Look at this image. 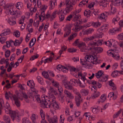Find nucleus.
I'll return each instance as SVG.
<instances>
[{
  "label": "nucleus",
  "mask_w": 123,
  "mask_h": 123,
  "mask_svg": "<svg viewBox=\"0 0 123 123\" xmlns=\"http://www.w3.org/2000/svg\"><path fill=\"white\" fill-rule=\"evenodd\" d=\"M49 98L44 95H42V101L45 107L46 108H49L51 105L50 100H55L56 98L53 94H51L49 95Z\"/></svg>",
  "instance_id": "obj_1"
},
{
  "label": "nucleus",
  "mask_w": 123,
  "mask_h": 123,
  "mask_svg": "<svg viewBox=\"0 0 123 123\" xmlns=\"http://www.w3.org/2000/svg\"><path fill=\"white\" fill-rule=\"evenodd\" d=\"M0 115L1 114V110H2L4 109L5 110V109H10V106L7 102H6V105L5 106L3 105L4 104V101L3 99H0Z\"/></svg>",
  "instance_id": "obj_2"
},
{
  "label": "nucleus",
  "mask_w": 123,
  "mask_h": 123,
  "mask_svg": "<svg viewBox=\"0 0 123 123\" xmlns=\"http://www.w3.org/2000/svg\"><path fill=\"white\" fill-rule=\"evenodd\" d=\"M76 82L77 84H80V86L82 88H84L85 87V84H82L79 79H78L77 80L76 79H72L70 80L69 83L70 84H71L75 86Z\"/></svg>",
  "instance_id": "obj_3"
},
{
  "label": "nucleus",
  "mask_w": 123,
  "mask_h": 123,
  "mask_svg": "<svg viewBox=\"0 0 123 123\" xmlns=\"http://www.w3.org/2000/svg\"><path fill=\"white\" fill-rule=\"evenodd\" d=\"M11 117L13 121H14L15 119L18 122H19L20 120L19 116L17 113H16L15 111L12 112V114L11 115Z\"/></svg>",
  "instance_id": "obj_4"
},
{
  "label": "nucleus",
  "mask_w": 123,
  "mask_h": 123,
  "mask_svg": "<svg viewBox=\"0 0 123 123\" xmlns=\"http://www.w3.org/2000/svg\"><path fill=\"white\" fill-rule=\"evenodd\" d=\"M46 117L49 123H57V120L56 119L57 118L56 117H54L53 118H49V116L48 114L46 115Z\"/></svg>",
  "instance_id": "obj_5"
},
{
  "label": "nucleus",
  "mask_w": 123,
  "mask_h": 123,
  "mask_svg": "<svg viewBox=\"0 0 123 123\" xmlns=\"http://www.w3.org/2000/svg\"><path fill=\"white\" fill-rule=\"evenodd\" d=\"M36 94V92H28V95L29 98H34L35 96L36 99L38 101L40 100V98L38 97L37 95L36 96L35 95Z\"/></svg>",
  "instance_id": "obj_6"
},
{
  "label": "nucleus",
  "mask_w": 123,
  "mask_h": 123,
  "mask_svg": "<svg viewBox=\"0 0 123 123\" xmlns=\"http://www.w3.org/2000/svg\"><path fill=\"white\" fill-rule=\"evenodd\" d=\"M51 104L50 107L51 106L54 109L56 110L59 108V106L55 100H52L51 101Z\"/></svg>",
  "instance_id": "obj_7"
},
{
  "label": "nucleus",
  "mask_w": 123,
  "mask_h": 123,
  "mask_svg": "<svg viewBox=\"0 0 123 123\" xmlns=\"http://www.w3.org/2000/svg\"><path fill=\"white\" fill-rule=\"evenodd\" d=\"M12 97L15 101V104L18 107L19 106H20V103L18 100L19 98L16 96V95H14Z\"/></svg>",
  "instance_id": "obj_8"
},
{
  "label": "nucleus",
  "mask_w": 123,
  "mask_h": 123,
  "mask_svg": "<svg viewBox=\"0 0 123 123\" xmlns=\"http://www.w3.org/2000/svg\"><path fill=\"white\" fill-rule=\"evenodd\" d=\"M64 93L67 95V96L71 99H73L74 98V96L72 93L68 90H64Z\"/></svg>",
  "instance_id": "obj_9"
},
{
  "label": "nucleus",
  "mask_w": 123,
  "mask_h": 123,
  "mask_svg": "<svg viewBox=\"0 0 123 123\" xmlns=\"http://www.w3.org/2000/svg\"><path fill=\"white\" fill-rule=\"evenodd\" d=\"M58 90L59 92V97H60L62 100L64 98V96H63L62 94V92H63V89L61 86H59L58 87Z\"/></svg>",
  "instance_id": "obj_10"
},
{
  "label": "nucleus",
  "mask_w": 123,
  "mask_h": 123,
  "mask_svg": "<svg viewBox=\"0 0 123 123\" xmlns=\"http://www.w3.org/2000/svg\"><path fill=\"white\" fill-rule=\"evenodd\" d=\"M42 75L45 78L48 79L50 80H51V79L49 77V75L48 72L45 71H43L42 73Z\"/></svg>",
  "instance_id": "obj_11"
},
{
  "label": "nucleus",
  "mask_w": 123,
  "mask_h": 123,
  "mask_svg": "<svg viewBox=\"0 0 123 123\" xmlns=\"http://www.w3.org/2000/svg\"><path fill=\"white\" fill-rule=\"evenodd\" d=\"M103 73L104 72L101 70L99 71L96 73L95 76L97 78H99L104 75Z\"/></svg>",
  "instance_id": "obj_12"
},
{
  "label": "nucleus",
  "mask_w": 123,
  "mask_h": 123,
  "mask_svg": "<svg viewBox=\"0 0 123 123\" xmlns=\"http://www.w3.org/2000/svg\"><path fill=\"white\" fill-rule=\"evenodd\" d=\"M75 98L76 105L78 107L80 106L81 102L82 101V100H81V98H80L79 97L77 96L76 97H75Z\"/></svg>",
  "instance_id": "obj_13"
},
{
  "label": "nucleus",
  "mask_w": 123,
  "mask_h": 123,
  "mask_svg": "<svg viewBox=\"0 0 123 123\" xmlns=\"http://www.w3.org/2000/svg\"><path fill=\"white\" fill-rule=\"evenodd\" d=\"M66 8L65 10L66 13H68L71 11L73 9V6L71 4L70 5L66 6Z\"/></svg>",
  "instance_id": "obj_14"
},
{
  "label": "nucleus",
  "mask_w": 123,
  "mask_h": 123,
  "mask_svg": "<svg viewBox=\"0 0 123 123\" xmlns=\"http://www.w3.org/2000/svg\"><path fill=\"white\" fill-rule=\"evenodd\" d=\"M120 31L118 28L115 27L110 29L109 31V32L112 34H115L117 32H119Z\"/></svg>",
  "instance_id": "obj_15"
},
{
  "label": "nucleus",
  "mask_w": 123,
  "mask_h": 123,
  "mask_svg": "<svg viewBox=\"0 0 123 123\" xmlns=\"http://www.w3.org/2000/svg\"><path fill=\"white\" fill-rule=\"evenodd\" d=\"M23 40L22 37H21L20 38L19 40H16L15 41V42L14 43V45L15 46H16L18 45L17 43L19 44V45L21 43Z\"/></svg>",
  "instance_id": "obj_16"
},
{
  "label": "nucleus",
  "mask_w": 123,
  "mask_h": 123,
  "mask_svg": "<svg viewBox=\"0 0 123 123\" xmlns=\"http://www.w3.org/2000/svg\"><path fill=\"white\" fill-rule=\"evenodd\" d=\"M11 32V30L9 29H7L4 31V32L1 34V36H6L7 35L9 34Z\"/></svg>",
  "instance_id": "obj_17"
},
{
  "label": "nucleus",
  "mask_w": 123,
  "mask_h": 123,
  "mask_svg": "<svg viewBox=\"0 0 123 123\" xmlns=\"http://www.w3.org/2000/svg\"><path fill=\"white\" fill-rule=\"evenodd\" d=\"M15 6L17 9L20 10L23 6V3L21 2H18L15 4Z\"/></svg>",
  "instance_id": "obj_18"
},
{
  "label": "nucleus",
  "mask_w": 123,
  "mask_h": 123,
  "mask_svg": "<svg viewBox=\"0 0 123 123\" xmlns=\"http://www.w3.org/2000/svg\"><path fill=\"white\" fill-rule=\"evenodd\" d=\"M57 69H58L60 71L63 70V69H65L66 70H68L67 68L63 66L60 65H58L57 67Z\"/></svg>",
  "instance_id": "obj_19"
},
{
  "label": "nucleus",
  "mask_w": 123,
  "mask_h": 123,
  "mask_svg": "<svg viewBox=\"0 0 123 123\" xmlns=\"http://www.w3.org/2000/svg\"><path fill=\"white\" fill-rule=\"evenodd\" d=\"M121 71H113L111 75L113 77H116V76L118 75L119 73L120 74H121Z\"/></svg>",
  "instance_id": "obj_20"
},
{
  "label": "nucleus",
  "mask_w": 123,
  "mask_h": 123,
  "mask_svg": "<svg viewBox=\"0 0 123 123\" xmlns=\"http://www.w3.org/2000/svg\"><path fill=\"white\" fill-rule=\"evenodd\" d=\"M97 90V89H96V91H94L93 95L92 96V98L93 99L98 97L100 95V92H96Z\"/></svg>",
  "instance_id": "obj_21"
},
{
  "label": "nucleus",
  "mask_w": 123,
  "mask_h": 123,
  "mask_svg": "<svg viewBox=\"0 0 123 123\" xmlns=\"http://www.w3.org/2000/svg\"><path fill=\"white\" fill-rule=\"evenodd\" d=\"M93 49L96 50L97 51V52L99 53H101L103 50L102 48L100 47H93Z\"/></svg>",
  "instance_id": "obj_22"
},
{
  "label": "nucleus",
  "mask_w": 123,
  "mask_h": 123,
  "mask_svg": "<svg viewBox=\"0 0 123 123\" xmlns=\"http://www.w3.org/2000/svg\"><path fill=\"white\" fill-rule=\"evenodd\" d=\"M93 31V30L92 29L89 28L84 31V35L88 34H89L91 33L92 31Z\"/></svg>",
  "instance_id": "obj_23"
},
{
  "label": "nucleus",
  "mask_w": 123,
  "mask_h": 123,
  "mask_svg": "<svg viewBox=\"0 0 123 123\" xmlns=\"http://www.w3.org/2000/svg\"><path fill=\"white\" fill-rule=\"evenodd\" d=\"M91 11L87 9L84 12V15L85 16H86L87 17H89L90 14L91 13Z\"/></svg>",
  "instance_id": "obj_24"
},
{
  "label": "nucleus",
  "mask_w": 123,
  "mask_h": 123,
  "mask_svg": "<svg viewBox=\"0 0 123 123\" xmlns=\"http://www.w3.org/2000/svg\"><path fill=\"white\" fill-rule=\"evenodd\" d=\"M81 92L82 94L84 96L87 95L89 93V91L87 90H86L84 89H82L81 91Z\"/></svg>",
  "instance_id": "obj_25"
},
{
  "label": "nucleus",
  "mask_w": 123,
  "mask_h": 123,
  "mask_svg": "<svg viewBox=\"0 0 123 123\" xmlns=\"http://www.w3.org/2000/svg\"><path fill=\"white\" fill-rule=\"evenodd\" d=\"M37 79L38 82L39 83L42 85H43V79L41 77L38 76L37 77Z\"/></svg>",
  "instance_id": "obj_26"
},
{
  "label": "nucleus",
  "mask_w": 123,
  "mask_h": 123,
  "mask_svg": "<svg viewBox=\"0 0 123 123\" xmlns=\"http://www.w3.org/2000/svg\"><path fill=\"white\" fill-rule=\"evenodd\" d=\"M40 112L41 117L42 118V120H44L45 114L44 113L42 109L40 110Z\"/></svg>",
  "instance_id": "obj_27"
},
{
  "label": "nucleus",
  "mask_w": 123,
  "mask_h": 123,
  "mask_svg": "<svg viewBox=\"0 0 123 123\" xmlns=\"http://www.w3.org/2000/svg\"><path fill=\"white\" fill-rule=\"evenodd\" d=\"M4 119L6 121L7 123H10V119L9 116L5 115L3 117Z\"/></svg>",
  "instance_id": "obj_28"
},
{
  "label": "nucleus",
  "mask_w": 123,
  "mask_h": 123,
  "mask_svg": "<svg viewBox=\"0 0 123 123\" xmlns=\"http://www.w3.org/2000/svg\"><path fill=\"white\" fill-rule=\"evenodd\" d=\"M120 18L119 17L118 14L116 15V17L114 18L113 19L112 21L113 23H114V24L115 23V22H117L118 21H119Z\"/></svg>",
  "instance_id": "obj_29"
},
{
  "label": "nucleus",
  "mask_w": 123,
  "mask_h": 123,
  "mask_svg": "<svg viewBox=\"0 0 123 123\" xmlns=\"http://www.w3.org/2000/svg\"><path fill=\"white\" fill-rule=\"evenodd\" d=\"M92 25L94 27L97 28L101 25V23L99 22H98L93 23Z\"/></svg>",
  "instance_id": "obj_30"
},
{
  "label": "nucleus",
  "mask_w": 123,
  "mask_h": 123,
  "mask_svg": "<svg viewBox=\"0 0 123 123\" xmlns=\"http://www.w3.org/2000/svg\"><path fill=\"white\" fill-rule=\"evenodd\" d=\"M82 24V20H78L76 21L74 24V25L75 26V27L77 26L78 27L79 26V25L80 24Z\"/></svg>",
  "instance_id": "obj_31"
},
{
  "label": "nucleus",
  "mask_w": 123,
  "mask_h": 123,
  "mask_svg": "<svg viewBox=\"0 0 123 123\" xmlns=\"http://www.w3.org/2000/svg\"><path fill=\"white\" fill-rule=\"evenodd\" d=\"M56 11H55L52 13V15L50 16V21H52L56 17V13H55Z\"/></svg>",
  "instance_id": "obj_32"
},
{
  "label": "nucleus",
  "mask_w": 123,
  "mask_h": 123,
  "mask_svg": "<svg viewBox=\"0 0 123 123\" xmlns=\"http://www.w3.org/2000/svg\"><path fill=\"white\" fill-rule=\"evenodd\" d=\"M65 87L68 89L72 90L74 92V90L73 88V87L70 85L67 84L65 86Z\"/></svg>",
  "instance_id": "obj_33"
},
{
  "label": "nucleus",
  "mask_w": 123,
  "mask_h": 123,
  "mask_svg": "<svg viewBox=\"0 0 123 123\" xmlns=\"http://www.w3.org/2000/svg\"><path fill=\"white\" fill-rule=\"evenodd\" d=\"M11 52L10 50H7L5 52V56L6 58L9 57L10 54Z\"/></svg>",
  "instance_id": "obj_34"
},
{
  "label": "nucleus",
  "mask_w": 123,
  "mask_h": 123,
  "mask_svg": "<svg viewBox=\"0 0 123 123\" xmlns=\"http://www.w3.org/2000/svg\"><path fill=\"white\" fill-rule=\"evenodd\" d=\"M105 94H104L100 97L101 102L102 103L106 99V97H105Z\"/></svg>",
  "instance_id": "obj_35"
},
{
  "label": "nucleus",
  "mask_w": 123,
  "mask_h": 123,
  "mask_svg": "<svg viewBox=\"0 0 123 123\" xmlns=\"http://www.w3.org/2000/svg\"><path fill=\"white\" fill-rule=\"evenodd\" d=\"M77 35V34L76 33L74 34L71 35L68 38V40H71L74 37H75Z\"/></svg>",
  "instance_id": "obj_36"
},
{
  "label": "nucleus",
  "mask_w": 123,
  "mask_h": 123,
  "mask_svg": "<svg viewBox=\"0 0 123 123\" xmlns=\"http://www.w3.org/2000/svg\"><path fill=\"white\" fill-rule=\"evenodd\" d=\"M8 22L11 25H14L16 23L15 21L14 20L11 21L9 18L8 19Z\"/></svg>",
  "instance_id": "obj_37"
},
{
  "label": "nucleus",
  "mask_w": 123,
  "mask_h": 123,
  "mask_svg": "<svg viewBox=\"0 0 123 123\" xmlns=\"http://www.w3.org/2000/svg\"><path fill=\"white\" fill-rule=\"evenodd\" d=\"M75 15L74 17V18L73 19V21L74 22L76 21V20L78 19H79L81 17H80V15H76L75 14Z\"/></svg>",
  "instance_id": "obj_38"
},
{
  "label": "nucleus",
  "mask_w": 123,
  "mask_h": 123,
  "mask_svg": "<svg viewBox=\"0 0 123 123\" xmlns=\"http://www.w3.org/2000/svg\"><path fill=\"white\" fill-rule=\"evenodd\" d=\"M77 50L74 48H70L68 50V51L70 53H73L75 52Z\"/></svg>",
  "instance_id": "obj_39"
},
{
  "label": "nucleus",
  "mask_w": 123,
  "mask_h": 123,
  "mask_svg": "<svg viewBox=\"0 0 123 123\" xmlns=\"http://www.w3.org/2000/svg\"><path fill=\"white\" fill-rule=\"evenodd\" d=\"M118 39L119 40H123V32L118 35Z\"/></svg>",
  "instance_id": "obj_40"
},
{
  "label": "nucleus",
  "mask_w": 123,
  "mask_h": 123,
  "mask_svg": "<svg viewBox=\"0 0 123 123\" xmlns=\"http://www.w3.org/2000/svg\"><path fill=\"white\" fill-rule=\"evenodd\" d=\"M122 110L121 109L118 111V112L116 114H115L113 116V118H116L118 116L119 114L121 113V112Z\"/></svg>",
  "instance_id": "obj_41"
},
{
  "label": "nucleus",
  "mask_w": 123,
  "mask_h": 123,
  "mask_svg": "<svg viewBox=\"0 0 123 123\" xmlns=\"http://www.w3.org/2000/svg\"><path fill=\"white\" fill-rule=\"evenodd\" d=\"M36 6V4H35L34 5V7H31L30 9V11L31 12H35L37 10V9L36 8L35 6Z\"/></svg>",
  "instance_id": "obj_42"
},
{
  "label": "nucleus",
  "mask_w": 123,
  "mask_h": 123,
  "mask_svg": "<svg viewBox=\"0 0 123 123\" xmlns=\"http://www.w3.org/2000/svg\"><path fill=\"white\" fill-rule=\"evenodd\" d=\"M52 83L53 84V85L56 87H58L59 86V83L57 82H54L53 81H52Z\"/></svg>",
  "instance_id": "obj_43"
},
{
  "label": "nucleus",
  "mask_w": 123,
  "mask_h": 123,
  "mask_svg": "<svg viewBox=\"0 0 123 123\" xmlns=\"http://www.w3.org/2000/svg\"><path fill=\"white\" fill-rule=\"evenodd\" d=\"M6 40V38L4 37H2L0 38V42L2 44L4 43Z\"/></svg>",
  "instance_id": "obj_44"
},
{
  "label": "nucleus",
  "mask_w": 123,
  "mask_h": 123,
  "mask_svg": "<svg viewBox=\"0 0 123 123\" xmlns=\"http://www.w3.org/2000/svg\"><path fill=\"white\" fill-rule=\"evenodd\" d=\"M112 57L116 60H118L119 59L120 56L119 55H117L115 53L114 54V56H113Z\"/></svg>",
  "instance_id": "obj_45"
},
{
  "label": "nucleus",
  "mask_w": 123,
  "mask_h": 123,
  "mask_svg": "<svg viewBox=\"0 0 123 123\" xmlns=\"http://www.w3.org/2000/svg\"><path fill=\"white\" fill-rule=\"evenodd\" d=\"M9 12L10 15H13L16 14L17 12L16 11L14 12L12 10H9Z\"/></svg>",
  "instance_id": "obj_46"
},
{
  "label": "nucleus",
  "mask_w": 123,
  "mask_h": 123,
  "mask_svg": "<svg viewBox=\"0 0 123 123\" xmlns=\"http://www.w3.org/2000/svg\"><path fill=\"white\" fill-rule=\"evenodd\" d=\"M111 13L114 14L116 12V9L114 7L111 6Z\"/></svg>",
  "instance_id": "obj_47"
},
{
  "label": "nucleus",
  "mask_w": 123,
  "mask_h": 123,
  "mask_svg": "<svg viewBox=\"0 0 123 123\" xmlns=\"http://www.w3.org/2000/svg\"><path fill=\"white\" fill-rule=\"evenodd\" d=\"M15 112L14 111H12L11 110H10V109H7V110H6L5 112L7 114L8 113H9L10 114L11 116V115H12V112Z\"/></svg>",
  "instance_id": "obj_48"
},
{
  "label": "nucleus",
  "mask_w": 123,
  "mask_h": 123,
  "mask_svg": "<svg viewBox=\"0 0 123 123\" xmlns=\"http://www.w3.org/2000/svg\"><path fill=\"white\" fill-rule=\"evenodd\" d=\"M22 123H31L28 119H23L22 120Z\"/></svg>",
  "instance_id": "obj_49"
},
{
  "label": "nucleus",
  "mask_w": 123,
  "mask_h": 123,
  "mask_svg": "<svg viewBox=\"0 0 123 123\" xmlns=\"http://www.w3.org/2000/svg\"><path fill=\"white\" fill-rule=\"evenodd\" d=\"M114 3L117 6H118L120 5L121 3L120 0H116L114 2Z\"/></svg>",
  "instance_id": "obj_50"
},
{
  "label": "nucleus",
  "mask_w": 123,
  "mask_h": 123,
  "mask_svg": "<svg viewBox=\"0 0 123 123\" xmlns=\"http://www.w3.org/2000/svg\"><path fill=\"white\" fill-rule=\"evenodd\" d=\"M72 26V25L70 24H69L68 25H66V27L68 29V31H71V28Z\"/></svg>",
  "instance_id": "obj_51"
},
{
  "label": "nucleus",
  "mask_w": 123,
  "mask_h": 123,
  "mask_svg": "<svg viewBox=\"0 0 123 123\" xmlns=\"http://www.w3.org/2000/svg\"><path fill=\"white\" fill-rule=\"evenodd\" d=\"M77 46L80 48L81 47H82V46H84L85 45V44L83 42H82L81 43H79V44H78L77 45Z\"/></svg>",
  "instance_id": "obj_52"
},
{
  "label": "nucleus",
  "mask_w": 123,
  "mask_h": 123,
  "mask_svg": "<svg viewBox=\"0 0 123 123\" xmlns=\"http://www.w3.org/2000/svg\"><path fill=\"white\" fill-rule=\"evenodd\" d=\"M96 42H92L89 43V45L92 46V47H93L94 46H96L97 44Z\"/></svg>",
  "instance_id": "obj_53"
},
{
  "label": "nucleus",
  "mask_w": 123,
  "mask_h": 123,
  "mask_svg": "<svg viewBox=\"0 0 123 123\" xmlns=\"http://www.w3.org/2000/svg\"><path fill=\"white\" fill-rule=\"evenodd\" d=\"M15 54H12V55L10 56V60L11 61H12L14 60L15 59Z\"/></svg>",
  "instance_id": "obj_54"
},
{
  "label": "nucleus",
  "mask_w": 123,
  "mask_h": 123,
  "mask_svg": "<svg viewBox=\"0 0 123 123\" xmlns=\"http://www.w3.org/2000/svg\"><path fill=\"white\" fill-rule=\"evenodd\" d=\"M71 33L70 31H67L64 34V37H65L68 36Z\"/></svg>",
  "instance_id": "obj_55"
},
{
  "label": "nucleus",
  "mask_w": 123,
  "mask_h": 123,
  "mask_svg": "<svg viewBox=\"0 0 123 123\" xmlns=\"http://www.w3.org/2000/svg\"><path fill=\"white\" fill-rule=\"evenodd\" d=\"M35 115L34 114H33L31 117L32 122L35 121L36 120V118L35 117Z\"/></svg>",
  "instance_id": "obj_56"
},
{
  "label": "nucleus",
  "mask_w": 123,
  "mask_h": 123,
  "mask_svg": "<svg viewBox=\"0 0 123 123\" xmlns=\"http://www.w3.org/2000/svg\"><path fill=\"white\" fill-rule=\"evenodd\" d=\"M50 5L51 6V8H53L54 7L55 5V2H53L52 1H50Z\"/></svg>",
  "instance_id": "obj_57"
},
{
  "label": "nucleus",
  "mask_w": 123,
  "mask_h": 123,
  "mask_svg": "<svg viewBox=\"0 0 123 123\" xmlns=\"http://www.w3.org/2000/svg\"><path fill=\"white\" fill-rule=\"evenodd\" d=\"M98 110V107L94 108L92 110V112L93 113L95 114L97 112V110Z\"/></svg>",
  "instance_id": "obj_58"
},
{
  "label": "nucleus",
  "mask_w": 123,
  "mask_h": 123,
  "mask_svg": "<svg viewBox=\"0 0 123 123\" xmlns=\"http://www.w3.org/2000/svg\"><path fill=\"white\" fill-rule=\"evenodd\" d=\"M72 18V15H70L67 17L66 19V20L70 21V19Z\"/></svg>",
  "instance_id": "obj_59"
},
{
  "label": "nucleus",
  "mask_w": 123,
  "mask_h": 123,
  "mask_svg": "<svg viewBox=\"0 0 123 123\" xmlns=\"http://www.w3.org/2000/svg\"><path fill=\"white\" fill-rule=\"evenodd\" d=\"M9 60V59L7 58L6 59L5 61L6 62V64L5 66V68H7V67L8 66L9 64V62H8V61Z\"/></svg>",
  "instance_id": "obj_60"
},
{
  "label": "nucleus",
  "mask_w": 123,
  "mask_h": 123,
  "mask_svg": "<svg viewBox=\"0 0 123 123\" xmlns=\"http://www.w3.org/2000/svg\"><path fill=\"white\" fill-rule=\"evenodd\" d=\"M14 33H15V34H14V35H15V36L17 37H18L19 36V34H20V32L18 31H17L16 32H15Z\"/></svg>",
  "instance_id": "obj_61"
},
{
  "label": "nucleus",
  "mask_w": 123,
  "mask_h": 123,
  "mask_svg": "<svg viewBox=\"0 0 123 123\" xmlns=\"http://www.w3.org/2000/svg\"><path fill=\"white\" fill-rule=\"evenodd\" d=\"M21 93L23 94V97L25 99H27L28 98V96L25 93H23V92H22Z\"/></svg>",
  "instance_id": "obj_62"
},
{
  "label": "nucleus",
  "mask_w": 123,
  "mask_h": 123,
  "mask_svg": "<svg viewBox=\"0 0 123 123\" xmlns=\"http://www.w3.org/2000/svg\"><path fill=\"white\" fill-rule=\"evenodd\" d=\"M60 21H62L64 19V15H62L59 17Z\"/></svg>",
  "instance_id": "obj_63"
},
{
  "label": "nucleus",
  "mask_w": 123,
  "mask_h": 123,
  "mask_svg": "<svg viewBox=\"0 0 123 123\" xmlns=\"http://www.w3.org/2000/svg\"><path fill=\"white\" fill-rule=\"evenodd\" d=\"M47 6L44 5H42V7L41 9V10H43L45 11L47 9Z\"/></svg>",
  "instance_id": "obj_64"
}]
</instances>
